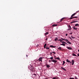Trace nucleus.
I'll list each match as a JSON object with an SVG mask.
<instances>
[{
  "label": "nucleus",
  "instance_id": "nucleus-1",
  "mask_svg": "<svg viewBox=\"0 0 79 79\" xmlns=\"http://www.w3.org/2000/svg\"><path fill=\"white\" fill-rule=\"evenodd\" d=\"M28 68L30 69V70L31 71V73L32 72L33 73H33V75L34 76H37V74L35 73V70L34 69V67H32V66L30 65L28 67Z\"/></svg>",
  "mask_w": 79,
  "mask_h": 79
},
{
  "label": "nucleus",
  "instance_id": "nucleus-2",
  "mask_svg": "<svg viewBox=\"0 0 79 79\" xmlns=\"http://www.w3.org/2000/svg\"><path fill=\"white\" fill-rule=\"evenodd\" d=\"M76 14V13H74L73 14H72L71 15V17H70L69 19H73V16H75Z\"/></svg>",
  "mask_w": 79,
  "mask_h": 79
},
{
  "label": "nucleus",
  "instance_id": "nucleus-3",
  "mask_svg": "<svg viewBox=\"0 0 79 79\" xmlns=\"http://www.w3.org/2000/svg\"><path fill=\"white\" fill-rule=\"evenodd\" d=\"M49 61V62H51V61H52V62H53L54 63H57L58 60L53 59L51 60H50Z\"/></svg>",
  "mask_w": 79,
  "mask_h": 79
},
{
  "label": "nucleus",
  "instance_id": "nucleus-4",
  "mask_svg": "<svg viewBox=\"0 0 79 79\" xmlns=\"http://www.w3.org/2000/svg\"><path fill=\"white\" fill-rule=\"evenodd\" d=\"M68 29H67V31H71V26L68 25Z\"/></svg>",
  "mask_w": 79,
  "mask_h": 79
},
{
  "label": "nucleus",
  "instance_id": "nucleus-5",
  "mask_svg": "<svg viewBox=\"0 0 79 79\" xmlns=\"http://www.w3.org/2000/svg\"><path fill=\"white\" fill-rule=\"evenodd\" d=\"M43 58V57H40L39 58V61H42V59Z\"/></svg>",
  "mask_w": 79,
  "mask_h": 79
},
{
  "label": "nucleus",
  "instance_id": "nucleus-6",
  "mask_svg": "<svg viewBox=\"0 0 79 79\" xmlns=\"http://www.w3.org/2000/svg\"><path fill=\"white\" fill-rule=\"evenodd\" d=\"M66 42H67V43H68V44H71V43L68 40H66Z\"/></svg>",
  "mask_w": 79,
  "mask_h": 79
},
{
  "label": "nucleus",
  "instance_id": "nucleus-7",
  "mask_svg": "<svg viewBox=\"0 0 79 79\" xmlns=\"http://www.w3.org/2000/svg\"><path fill=\"white\" fill-rule=\"evenodd\" d=\"M71 61H72V62H71L72 64H71L72 65H74V64L75 61L73 60H72Z\"/></svg>",
  "mask_w": 79,
  "mask_h": 79
},
{
  "label": "nucleus",
  "instance_id": "nucleus-8",
  "mask_svg": "<svg viewBox=\"0 0 79 79\" xmlns=\"http://www.w3.org/2000/svg\"><path fill=\"white\" fill-rule=\"evenodd\" d=\"M66 48H67L69 50H72V48H71V47H67Z\"/></svg>",
  "mask_w": 79,
  "mask_h": 79
},
{
  "label": "nucleus",
  "instance_id": "nucleus-9",
  "mask_svg": "<svg viewBox=\"0 0 79 79\" xmlns=\"http://www.w3.org/2000/svg\"><path fill=\"white\" fill-rule=\"evenodd\" d=\"M66 61L67 63H70V64H71V62L70 61V60H69L68 59H67Z\"/></svg>",
  "mask_w": 79,
  "mask_h": 79
},
{
  "label": "nucleus",
  "instance_id": "nucleus-10",
  "mask_svg": "<svg viewBox=\"0 0 79 79\" xmlns=\"http://www.w3.org/2000/svg\"><path fill=\"white\" fill-rule=\"evenodd\" d=\"M53 79H59V77L57 76L55 77H53Z\"/></svg>",
  "mask_w": 79,
  "mask_h": 79
},
{
  "label": "nucleus",
  "instance_id": "nucleus-11",
  "mask_svg": "<svg viewBox=\"0 0 79 79\" xmlns=\"http://www.w3.org/2000/svg\"><path fill=\"white\" fill-rule=\"evenodd\" d=\"M73 29H74V30H77V28H76V27L75 26H74L73 27Z\"/></svg>",
  "mask_w": 79,
  "mask_h": 79
},
{
  "label": "nucleus",
  "instance_id": "nucleus-12",
  "mask_svg": "<svg viewBox=\"0 0 79 79\" xmlns=\"http://www.w3.org/2000/svg\"><path fill=\"white\" fill-rule=\"evenodd\" d=\"M61 69H63V70H64V71H66V69H65L63 67H61Z\"/></svg>",
  "mask_w": 79,
  "mask_h": 79
},
{
  "label": "nucleus",
  "instance_id": "nucleus-13",
  "mask_svg": "<svg viewBox=\"0 0 79 79\" xmlns=\"http://www.w3.org/2000/svg\"><path fill=\"white\" fill-rule=\"evenodd\" d=\"M51 54H52V53H53V55H54L55 54H56V52H51Z\"/></svg>",
  "mask_w": 79,
  "mask_h": 79
},
{
  "label": "nucleus",
  "instance_id": "nucleus-14",
  "mask_svg": "<svg viewBox=\"0 0 79 79\" xmlns=\"http://www.w3.org/2000/svg\"><path fill=\"white\" fill-rule=\"evenodd\" d=\"M58 26L57 24H53L52 25V27H56Z\"/></svg>",
  "mask_w": 79,
  "mask_h": 79
},
{
  "label": "nucleus",
  "instance_id": "nucleus-15",
  "mask_svg": "<svg viewBox=\"0 0 79 79\" xmlns=\"http://www.w3.org/2000/svg\"><path fill=\"white\" fill-rule=\"evenodd\" d=\"M72 55L73 56H77V55H76V54H75V53H73L72 54Z\"/></svg>",
  "mask_w": 79,
  "mask_h": 79
},
{
  "label": "nucleus",
  "instance_id": "nucleus-16",
  "mask_svg": "<svg viewBox=\"0 0 79 79\" xmlns=\"http://www.w3.org/2000/svg\"><path fill=\"white\" fill-rule=\"evenodd\" d=\"M55 60H60V59L59 57H57V58H55Z\"/></svg>",
  "mask_w": 79,
  "mask_h": 79
},
{
  "label": "nucleus",
  "instance_id": "nucleus-17",
  "mask_svg": "<svg viewBox=\"0 0 79 79\" xmlns=\"http://www.w3.org/2000/svg\"><path fill=\"white\" fill-rule=\"evenodd\" d=\"M58 41H60V42H63V40L61 39H59L58 40Z\"/></svg>",
  "mask_w": 79,
  "mask_h": 79
},
{
  "label": "nucleus",
  "instance_id": "nucleus-18",
  "mask_svg": "<svg viewBox=\"0 0 79 79\" xmlns=\"http://www.w3.org/2000/svg\"><path fill=\"white\" fill-rule=\"evenodd\" d=\"M50 47H51V48H55L56 46H53L51 45L50 46Z\"/></svg>",
  "mask_w": 79,
  "mask_h": 79
},
{
  "label": "nucleus",
  "instance_id": "nucleus-19",
  "mask_svg": "<svg viewBox=\"0 0 79 79\" xmlns=\"http://www.w3.org/2000/svg\"><path fill=\"white\" fill-rule=\"evenodd\" d=\"M46 45H47V44H45L44 46V48H46Z\"/></svg>",
  "mask_w": 79,
  "mask_h": 79
},
{
  "label": "nucleus",
  "instance_id": "nucleus-20",
  "mask_svg": "<svg viewBox=\"0 0 79 79\" xmlns=\"http://www.w3.org/2000/svg\"><path fill=\"white\" fill-rule=\"evenodd\" d=\"M61 39H62V40H64V41H66V40H67V39H64L62 38H61Z\"/></svg>",
  "mask_w": 79,
  "mask_h": 79
},
{
  "label": "nucleus",
  "instance_id": "nucleus-21",
  "mask_svg": "<svg viewBox=\"0 0 79 79\" xmlns=\"http://www.w3.org/2000/svg\"><path fill=\"white\" fill-rule=\"evenodd\" d=\"M57 48L58 50H61V47H60L59 48Z\"/></svg>",
  "mask_w": 79,
  "mask_h": 79
},
{
  "label": "nucleus",
  "instance_id": "nucleus-22",
  "mask_svg": "<svg viewBox=\"0 0 79 79\" xmlns=\"http://www.w3.org/2000/svg\"><path fill=\"white\" fill-rule=\"evenodd\" d=\"M58 39L57 38H56L55 39V41H57L58 40Z\"/></svg>",
  "mask_w": 79,
  "mask_h": 79
},
{
  "label": "nucleus",
  "instance_id": "nucleus-23",
  "mask_svg": "<svg viewBox=\"0 0 79 79\" xmlns=\"http://www.w3.org/2000/svg\"><path fill=\"white\" fill-rule=\"evenodd\" d=\"M46 66H47V68H50V65H48V64H46Z\"/></svg>",
  "mask_w": 79,
  "mask_h": 79
},
{
  "label": "nucleus",
  "instance_id": "nucleus-24",
  "mask_svg": "<svg viewBox=\"0 0 79 79\" xmlns=\"http://www.w3.org/2000/svg\"><path fill=\"white\" fill-rule=\"evenodd\" d=\"M48 34V32H47L45 33V35H46Z\"/></svg>",
  "mask_w": 79,
  "mask_h": 79
},
{
  "label": "nucleus",
  "instance_id": "nucleus-25",
  "mask_svg": "<svg viewBox=\"0 0 79 79\" xmlns=\"http://www.w3.org/2000/svg\"><path fill=\"white\" fill-rule=\"evenodd\" d=\"M64 64H65V61H63V64H62V65L63 66V65H64Z\"/></svg>",
  "mask_w": 79,
  "mask_h": 79
},
{
  "label": "nucleus",
  "instance_id": "nucleus-26",
  "mask_svg": "<svg viewBox=\"0 0 79 79\" xmlns=\"http://www.w3.org/2000/svg\"><path fill=\"white\" fill-rule=\"evenodd\" d=\"M79 24L77 23L76 24H75V26H79Z\"/></svg>",
  "mask_w": 79,
  "mask_h": 79
},
{
  "label": "nucleus",
  "instance_id": "nucleus-27",
  "mask_svg": "<svg viewBox=\"0 0 79 79\" xmlns=\"http://www.w3.org/2000/svg\"><path fill=\"white\" fill-rule=\"evenodd\" d=\"M49 59H50V60H53V57H52L49 58Z\"/></svg>",
  "mask_w": 79,
  "mask_h": 79
},
{
  "label": "nucleus",
  "instance_id": "nucleus-28",
  "mask_svg": "<svg viewBox=\"0 0 79 79\" xmlns=\"http://www.w3.org/2000/svg\"><path fill=\"white\" fill-rule=\"evenodd\" d=\"M63 19H64V18H62V19H61L60 21V22H61V21H63Z\"/></svg>",
  "mask_w": 79,
  "mask_h": 79
},
{
  "label": "nucleus",
  "instance_id": "nucleus-29",
  "mask_svg": "<svg viewBox=\"0 0 79 79\" xmlns=\"http://www.w3.org/2000/svg\"><path fill=\"white\" fill-rule=\"evenodd\" d=\"M40 45V44H38L37 45H36V47H39V46Z\"/></svg>",
  "mask_w": 79,
  "mask_h": 79
},
{
  "label": "nucleus",
  "instance_id": "nucleus-30",
  "mask_svg": "<svg viewBox=\"0 0 79 79\" xmlns=\"http://www.w3.org/2000/svg\"><path fill=\"white\" fill-rule=\"evenodd\" d=\"M46 49H47V50H48V49H49V47H47L46 48Z\"/></svg>",
  "mask_w": 79,
  "mask_h": 79
},
{
  "label": "nucleus",
  "instance_id": "nucleus-31",
  "mask_svg": "<svg viewBox=\"0 0 79 79\" xmlns=\"http://www.w3.org/2000/svg\"><path fill=\"white\" fill-rule=\"evenodd\" d=\"M75 22H76V21H73L71 23V24H72V23H74Z\"/></svg>",
  "mask_w": 79,
  "mask_h": 79
},
{
  "label": "nucleus",
  "instance_id": "nucleus-32",
  "mask_svg": "<svg viewBox=\"0 0 79 79\" xmlns=\"http://www.w3.org/2000/svg\"><path fill=\"white\" fill-rule=\"evenodd\" d=\"M73 18H77V17L75 16L73 17Z\"/></svg>",
  "mask_w": 79,
  "mask_h": 79
},
{
  "label": "nucleus",
  "instance_id": "nucleus-33",
  "mask_svg": "<svg viewBox=\"0 0 79 79\" xmlns=\"http://www.w3.org/2000/svg\"><path fill=\"white\" fill-rule=\"evenodd\" d=\"M71 37H72V39H75V37H73V36H71Z\"/></svg>",
  "mask_w": 79,
  "mask_h": 79
},
{
  "label": "nucleus",
  "instance_id": "nucleus-34",
  "mask_svg": "<svg viewBox=\"0 0 79 79\" xmlns=\"http://www.w3.org/2000/svg\"><path fill=\"white\" fill-rule=\"evenodd\" d=\"M62 45H63V46H65V44L64 43H62Z\"/></svg>",
  "mask_w": 79,
  "mask_h": 79
},
{
  "label": "nucleus",
  "instance_id": "nucleus-35",
  "mask_svg": "<svg viewBox=\"0 0 79 79\" xmlns=\"http://www.w3.org/2000/svg\"><path fill=\"white\" fill-rule=\"evenodd\" d=\"M69 79H74V78H73V77H72V78L70 77V78H69Z\"/></svg>",
  "mask_w": 79,
  "mask_h": 79
},
{
  "label": "nucleus",
  "instance_id": "nucleus-36",
  "mask_svg": "<svg viewBox=\"0 0 79 79\" xmlns=\"http://www.w3.org/2000/svg\"><path fill=\"white\" fill-rule=\"evenodd\" d=\"M75 79H78V78H77V77H75Z\"/></svg>",
  "mask_w": 79,
  "mask_h": 79
},
{
  "label": "nucleus",
  "instance_id": "nucleus-37",
  "mask_svg": "<svg viewBox=\"0 0 79 79\" xmlns=\"http://www.w3.org/2000/svg\"><path fill=\"white\" fill-rule=\"evenodd\" d=\"M54 57L55 58H56V57L55 55L54 56Z\"/></svg>",
  "mask_w": 79,
  "mask_h": 79
},
{
  "label": "nucleus",
  "instance_id": "nucleus-38",
  "mask_svg": "<svg viewBox=\"0 0 79 79\" xmlns=\"http://www.w3.org/2000/svg\"><path fill=\"white\" fill-rule=\"evenodd\" d=\"M63 43H65V42L63 41L62 42V44H63Z\"/></svg>",
  "mask_w": 79,
  "mask_h": 79
},
{
  "label": "nucleus",
  "instance_id": "nucleus-39",
  "mask_svg": "<svg viewBox=\"0 0 79 79\" xmlns=\"http://www.w3.org/2000/svg\"><path fill=\"white\" fill-rule=\"evenodd\" d=\"M70 39H71V40H73V39L72 38H71V37H70Z\"/></svg>",
  "mask_w": 79,
  "mask_h": 79
},
{
  "label": "nucleus",
  "instance_id": "nucleus-40",
  "mask_svg": "<svg viewBox=\"0 0 79 79\" xmlns=\"http://www.w3.org/2000/svg\"><path fill=\"white\" fill-rule=\"evenodd\" d=\"M77 56H79V53L77 54Z\"/></svg>",
  "mask_w": 79,
  "mask_h": 79
},
{
  "label": "nucleus",
  "instance_id": "nucleus-41",
  "mask_svg": "<svg viewBox=\"0 0 79 79\" xmlns=\"http://www.w3.org/2000/svg\"><path fill=\"white\" fill-rule=\"evenodd\" d=\"M45 79H49L48 78H45Z\"/></svg>",
  "mask_w": 79,
  "mask_h": 79
},
{
  "label": "nucleus",
  "instance_id": "nucleus-42",
  "mask_svg": "<svg viewBox=\"0 0 79 79\" xmlns=\"http://www.w3.org/2000/svg\"><path fill=\"white\" fill-rule=\"evenodd\" d=\"M66 36H68V34H66L65 35Z\"/></svg>",
  "mask_w": 79,
  "mask_h": 79
},
{
  "label": "nucleus",
  "instance_id": "nucleus-43",
  "mask_svg": "<svg viewBox=\"0 0 79 79\" xmlns=\"http://www.w3.org/2000/svg\"><path fill=\"white\" fill-rule=\"evenodd\" d=\"M70 34H73V33H72V32H70Z\"/></svg>",
  "mask_w": 79,
  "mask_h": 79
},
{
  "label": "nucleus",
  "instance_id": "nucleus-44",
  "mask_svg": "<svg viewBox=\"0 0 79 79\" xmlns=\"http://www.w3.org/2000/svg\"><path fill=\"white\" fill-rule=\"evenodd\" d=\"M26 57H27H27L28 56L27 55H26Z\"/></svg>",
  "mask_w": 79,
  "mask_h": 79
},
{
  "label": "nucleus",
  "instance_id": "nucleus-45",
  "mask_svg": "<svg viewBox=\"0 0 79 79\" xmlns=\"http://www.w3.org/2000/svg\"><path fill=\"white\" fill-rule=\"evenodd\" d=\"M65 44H67V45H68V44L66 43L65 42Z\"/></svg>",
  "mask_w": 79,
  "mask_h": 79
},
{
  "label": "nucleus",
  "instance_id": "nucleus-46",
  "mask_svg": "<svg viewBox=\"0 0 79 79\" xmlns=\"http://www.w3.org/2000/svg\"><path fill=\"white\" fill-rule=\"evenodd\" d=\"M65 44H67V45H68V44L66 43L65 42Z\"/></svg>",
  "mask_w": 79,
  "mask_h": 79
},
{
  "label": "nucleus",
  "instance_id": "nucleus-47",
  "mask_svg": "<svg viewBox=\"0 0 79 79\" xmlns=\"http://www.w3.org/2000/svg\"><path fill=\"white\" fill-rule=\"evenodd\" d=\"M60 45H63V44H60Z\"/></svg>",
  "mask_w": 79,
  "mask_h": 79
},
{
  "label": "nucleus",
  "instance_id": "nucleus-48",
  "mask_svg": "<svg viewBox=\"0 0 79 79\" xmlns=\"http://www.w3.org/2000/svg\"><path fill=\"white\" fill-rule=\"evenodd\" d=\"M48 39L47 38H46L45 40H47Z\"/></svg>",
  "mask_w": 79,
  "mask_h": 79
},
{
  "label": "nucleus",
  "instance_id": "nucleus-49",
  "mask_svg": "<svg viewBox=\"0 0 79 79\" xmlns=\"http://www.w3.org/2000/svg\"><path fill=\"white\" fill-rule=\"evenodd\" d=\"M78 52H79V49L78 50Z\"/></svg>",
  "mask_w": 79,
  "mask_h": 79
}]
</instances>
